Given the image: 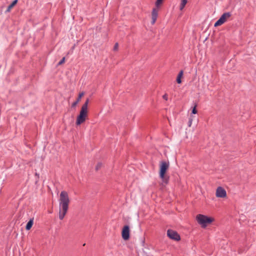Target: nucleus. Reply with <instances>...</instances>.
Masks as SVG:
<instances>
[{"label":"nucleus","instance_id":"obj_1","mask_svg":"<svg viewBox=\"0 0 256 256\" xmlns=\"http://www.w3.org/2000/svg\"><path fill=\"white\" fill-rule=\"evenodd\" d=\"M60 208L58 216L60 220L64 218L66 214L70 200L68 196V194L66 191H62L60 195Z\"/></svg>","mask_w":256,"mask_h":256},{"label":"nucleus","instance_id":"obj_2","mask_svg":"<svg viewBox=\"0 0 256 256\" xmlns=\"http://www.w3.org/2000/svg\"><path fill=\"white\" fill-rule=\"evenodd\" d=\"M89 102V99L87 98L84 104L82 106L81 108V110H80V114L78 115L76 120V124L80 125L84 123L88 117V104Z\"/></svg>","mask_w":256,"mask_h":256},{"label":"nucleus","instance_id":"obj_3","mask_svg":"<svg viewBox=\"0 0 256 256\" xmlns=\"http://www.w3.org/2000/svg\"><path fill=\"white\" fill-rule=\"evenodd\" d=\"M196 219L198 223L203 228H205L214 220L212 218H208L206 216L201 214H198Z\"/></svg>","mask_w":256,"mask_h":256},{"label":"nucleus","instance_id":"obj_4","mask_svg":"<svg viewBox=\"0 0 256 256\" xmlns=\"http://www.w3.org/2000/svg\"><path fill=\"white\" fill-rule=\"evenodd\" d=\"M169 164L166 161H162L160 164V176L163 182L167 183L168 182V178L165 176V174L168 168Z\"/></svg>","mask_w":256,"mask_h":256},{"label":"nucleus","instance_id":"obj_5","mask_svg":"<svg viewBox=\"0 0 256 256\" xmlns=\"http://www.w3.org/2000/svg\"><path fill=\"white\" fill-rule=\"evenodd\" d=\"M232 14L230 12H225L223 14L220 18L214 24L215 27L221 26L224 24L227 20L231 16Z\"/></svg>","mask_w":256,"mask_h":256},{"label":"nucleus","instance_id":"obj_6","mask_svg":"<svg viewBox=\"0 0 256 256\" xmlns=\"http://www.w3.org/2000/svg\"><path fill=\"white\" fill-rule=\"evenodd\" d=\"M167 236L170 239L178 241L180 240V236L178 233L172 230H167Z\"/></svg>","mask_w":256,"mask_h":256},{"label":"nucleus","instance_id":"obj_7","mask_svg":"<svg viewBox=\"0 0 256 256\" xmlns=\"http://www.w3.org/2000/svg\"><path fill=\"white\" fill-rule=\"evenodd\" d=\"M122 238L124 240H128L130 238V228L128 226H124L122 232Z\"/></svg>","mask_w":256,"mask_h":256},{"label":"nucleus","instance_id":"obj_8","mask_svg":"<svg viewBox=\"0 0 256 256\" xmlns=\"http://www.w3.org/2000/svg\"><path fill=\"white\" fill-rule=\"evenodd\" d=\"M216 196L218 198H225L226 196V190L221 186H219L216 190Z\"/></svg>","mask_w":256,"mask_h":256},{"label":"nucleus","instance_id":"obj_9","mask_svg":"<svg viewBox=\"0 0 256 256\" xmlns=\"http://www.w3.org/2000/svg\"><path fill=\"white\" fill-rule=\"evenodd\" d=\"M158 8H154L152 12V24H155L158 16Z\"/></svg>","mask_w":256,"mask_h":256},{"label":"nucleus","instance_id":"obj_10","mask_svg":"<svg viewBox=\"0 0 256 256\" xmlns=\"http://www.w3.org/2000/svg\"><path fill=\"white\" fill-rule=\"evenodd\" d=\"M84 93L83 92L80 93L78 95V96L76 102L72 103V107H75L77 104L79 102L80 100L82 97L84 96Z\"/></svg>","mask_w":256,"mask_h":256},{"label":"nucleus","instance_id":"obj_11","mask_svg":"<svg viewBox=\"0 0 256 256\" xmlns=\"http://www.w3.org/2000/svg\"><path fill=\"white\" fill-rule=\"evenodd\" d=\"M18 0H14L13 2L8 7L6 12H10L12 8L17 4Z\"/></svg>","mask_w":256,"mask_h":256},{"label":"nucleus","instance_id":"obj_12","mask_svg":"<svg viewBox=\"0 0 256 256\" xmlns=\"http://www.w3.org/2000/svg\"><path fill=\"white\" fill-rule=\"evenodd\" d=\"M32 224H33V220H30L26 225V230H30L31 228Z\"/></svg>","mask_w":256,"mask_h":256},{"label":"nucleus","instance_id":"obj_13","mask_svg":"<svg viewBox=\"0 0 256 256\" xmlns=\"http://www.w3.org/2000/svg\"><path fill=\"white\" fill-rule=\"evenodd\" d=\"M182 74H183V72H182V70H181L179 72V74L177 76V78H176V82L178 84H180L182 82L181 77L182 76Z\"/></svg>","mask_w":256,"mask_h":256},{"label":"nucleus","instance_id":"obj_14","mask_svg":"<svg viewBox=\"0 0 256 256\" xmlns=\"http://www.w3.org/2000/svg\"><path fill=\"white\" fill-rule=\"evenodd\" d=\"M187 1H188V0H182L181 3L180 4V10H182L184 9L186 4L187 3Z\"/></svg>","mask_w":256,"mask_h":256},{"label":"nucleus","instance_id":"obj_15","mask_svg":"<svg viewBox=\"0 0 256 256\" xmlns=\"http://www.w3.org/2000/svg\"><path fill=\"white\" fill-rule=\"evenodd\" d=\"M102 164L101 162H98L96 166V170H98L102 168Z\"/></svg>","mask_w":256,"mask_h":256},{"label":"nucleus","instance_id":"obj_16","mask_svg":"<svg viewBox=\"0 0 256 256\" xmlns=\"http://www.w3.org/2000/svg\"><path fill=\"white\" fill-rule=\"evenodd\" d=\"M163 0H156V6L158 7L160 5L162 2Z\"/></svg>","mask_w":256,"mask_h":256},{"label":"nucleus","instance_id":"obj_17","mask_svg":"<svg viewBox=\"0 0 256 256\" xmlns=\"http://www.w3.org/2000/svg\"><path fill=\"white\" fill-rule=\"evenodd\" d=\"M65 62V58H63L58 63V65L60 66V65H61L62 64H64Z\"/></svg>","mask_w":256,"mask_h":256},{"label":"nucleus","instance_id":"obj_18","mask_svg":"<svg viewBox=\"0 0 256 256\" xmlns=\"http://www.w3.org/2000/svg\"><path fill=\"white\" fill-rule=\"evenodd\" d=\"M196 104L194 106V108H192V114H196L197 113V110L196 109Z\"/></svg>","mask_w":256,"mask_h":256},{"label":"nucleus","instance_id":"obj_19","mask_svg":"<svg viewBox=\"0 0 256 256\" xmlns=\"http://www.w3.org/2000/svg\"><path fill=\"white\" fill-rule=\"evenodd\" d=\"M118 43H116L114 46V50H118Z\"/></svg>","mask_w":256,"mask_h":256},{"label":"nucleus","instance_id":"obj_20","mask_svg":"<svg viewBox=\"0 0 256 256\" xmlns=\"http://www.w3.org/2000/svg\"><path fill=\"white\" fill-rule=\"evenodd\" d=\"M162 98H164V100H168V96L167 94H164V95L163 96Z\"/></svg>","mask_w":256,"mask_h":256}]
</instances>
